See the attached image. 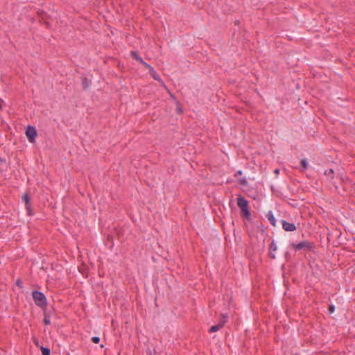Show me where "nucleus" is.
<instances>
[{"instance_id": "5", "label": "nucleus", "mask_w": 355, "mask_h": 355, "mask_svg": "<svg viewBox=\"0 0 355 355\" xmlns=\"http://www.w3.org/2000/svg\"><path fill=\"white\" fill-rule=\"evenodd\" d=\"M26 135L31 142H33L35 137L37 136V132L33 127H28L26 131Z\"/></svg>"}, {"instance_id": "25", "label": "nucleus", "mask_w": 355, "mask_h": 355, "mask_svg": "<svg viewBox=\"0 0 355 355\" xmlns=\"http://www.w3.org/2000/svg\"><path fill=\"white\" fill-rule=\"evenodd\" d=\"M280 222L284 223L286 221L284 220H281Z\"/></svg>"}, {"instance_id": "9", "label": "nucleus", "mask_w": 355, "mask_h": 355, "mask_svg": "<svg viewBox=\"0 0 355 355\" xmlns=\"http://www.w3.org/2000/svg\"><path fill=\"white\" fill-rule=\"evenodd\" d=\"M266 218L270 222H275V220H276V218H275L273 213L271 211L268 212V214H266Z\"/></svg>"}, {"instance_id": "16", "label": "nucleus", "mask_w": 355, "mask_h": 355, "mask_svg": "<svg viewBox=\"0 0 355 355\" xmlns=\"http://www.w3.org/2000/svg\"><path fill=\"white\" fill-rule=\"evenodd\" d=\"M239 182L241 184L244 185V186L247 184V180L245 178H242V179L239 180Z\"/></svg>"}, {"instance_id": "21", "label": "nucleus", "mask_w": 355, "mask_h": 355, "mask_svg": "<svg viewBox=\"0 0 355 355\" xmlns=\"http://www.w3.org/2000/svg\"><path fill=\"white\" fill-rule=\"evenodd\" d=\"M329 310L330 313H333L334 311V306H330L329 308Z\"/></svg>"}, {"instance_id": "17", "label": "nucleus", "mask_w": 355, "mask_h": 355, "mask_svg": "<svg viewBox=\"0 0 355 355\" xmlns=\"http://www.w3.org/2000/svg\"><path fill=\"white\" fill-rule=\"evenodd\" d=\"M44 322L45 324H49L51 322L50 319L47 317H45L44 319Z\"/></svg>"}, {"instance_id": "2", "label": "nucleus", "mask_w": 355, "mask_h": 355, "mask_svg": "<svg viewBox=\"0 0 355 355\" xmlns=\"http://www.w3.org/2000/svg\"><path fill=\"white\" fill-rule=\"evenodd\" d=\"M291 247L293 248L295 250H303L305 251H309L313 248V244L307 241H304L297 244L292 243H291Z\"/></svg>"}, {"instance_id": "6", "label": "nucleus", "mask_w": 355, "mask_h": 355, "mask_svg": "<svg viewBox=\"0 0 355 355\" xmlns=\"http://www.w3.org/2000/svg\"><path fill=\"white\" fill-rule=\"evenodd\" d=\"M149 72L150 73V75L153 76V78L160 82L161 83V85L164 87V88H166V85L164 83V82L162 80V79L159 78V76L156 73L155 71L154 70V69L153 67H150V70H149Z\"/></svg>"}, {"instance_id": "11", "label": "nucleus", "mask_w": 355, "mask_h": 355, "mask_svg": "<svg viewBox=\"0 0 355 355\" xmlns=\"http://www.w3.org/2000/svg\"><path fill=\"white\" fill-rule=\"evenodd\" d=\"M334 171L332 169H329L327 171H325L324 175H327L329 178H334Z\"/></svg>"}, {"instance_id": "10", "label": "nucleus", "mask_w": 355, "mask_h": 355, "mask_svg": "<svg viewBox=\"0 0 355 355\" xmlns=\"http://www.w3.org/2000/svg\"><path fill=\"white\" fill-rule=\"evenodd\" d=\"M130 55L132 58H134L135 59H136L137 61H139L140 63L141 62H143V59L139 57L137 53L135 51H131L130 52Z\"/></svg>"}, {"instance_id": "23", "label": "nucleus", "mask_w": 355, "mask_h": 355, "mask_svg": "<svg viewBox=\"0 0 355 355\" xmlns=\"http://www.w3.org/2000/svg\"><path fill=\"white\" fill-rule=\"evenodd\" d=\"M241 175H242V171H239L235 174V176Z\"/></svg>"}, {"instance_id": "24", "label": "nucleus", "mask_w": 355, "mask_h": 355, "mask_svg": "<svg viewBox=\"0 0 355 355\" xmlns=\"http://www.w3.org/2000/svg\"><path fill=\"white\" fill-rule=\"evenodd\" d=\"M279 169H275V174H279Z\"/></svg>"}, {"instance_id": "3", "label": "nucleus", "mask_w": 355, "mask_h": 355, "mask_svg": "<svg viewBox=\"0 0 355 355\" xmlns=\"http://www.w3.org/2000/svg\"><path fill=\"white\" fill-rule=\"evenodd\" d=\"M33 298L35 301V303L39 306H44L46 304V300L44 295L38 291L33 292Z\"/></svg>"}, {"instance_id": "20", "label": "nucleus", "mask_w": 355, "mask_h": 355, "mask_svg": "<svg viewBox=\"0 0 355 355\" xmlns=\"http://www.w3.org/2000/svg\"><path fill=\"white\" fill-rule=\"evenodd\" d=\"M165 89H166L167 90V92L169 93V94H170L171 97L173 99L176 100V99H175V96H174L173 94H171V93L170 92V91L168 90V89L167 87H166V88H165Z\"/></svg>"}, {"instance_id": "22", "label": "nucleus", "mask_w": 355, "mask_h": 355, "mask_svg": "<svg viewBox=\"0 0 355 355\" xmlns=\"http://www.w3.org/2000/svg\"><path fill=\"white\" fill-rule=\"evenodd\" d=\"M270 249L275 251L277 250V247L275 245H274L273 244H272L270 245Z\"/></svg>"}, {"instance_id": "26", "label": "nucleus", "mask_w": 355, "mask_h": 355, "mask_svg": "<svg viewBox=\"0 0 355 355\" xmlns=\"http://www.w3.org/2000/svg\"><path fill=\"white\" fill-rule=\"evenodd\" d=\"M0 161L1 162H4V160H3L2 159L0 158Z\"/></svg>"}, {"instance_id": "18", "label": "nucleus", "mask_w": 355, "mask_h": 355, "mask_svg": "<svg viewBox=\"0 0 355 355\" xmlns=\"http://www.w3.org/2000/svg\"><path fill=\"white\" fill-rule=\"evenodd\" d=\"M176 103H177V111L178 113H182V110L181 109V107H179V102L178 101H176Z\"/></svg>"}, {"instance_id": "8", "label": "nucleus", "mask_w": 355, "mask_h": 355, "mask_svg": "<svg viewBox=\"0 0 355 355\" xmlns=\"http://www.w3.org/2000/svg\"><path fill=\"white\" fill-rule=\"evenodd\" d=\"M282 225L285 231L292 232L297 229L294 223H282Z\"/></svg>"}, {"instance_id": "15", "label": "nucleus", "mask_w": 355, "mask_h": 355, "mask_svg": "<svg viewBox=\"0 0 355 355\" xmlns=\"http://www.w3.org/2000/svg\"><path fill=\"white\" fill-rule=\"evenodd\" d=\"M92 340L94 343H98L100 341V338L97 336H94L92 338Z\"/></svg>"}, {"instance_id": "1", "label": "nucleus", "mask_w": 355, "mask_h": 355, "mask_svg": "<svg viewBox=\"0 0 355 355\" xmlns=\"http://www.w3.org/2000/svg\"><path fill=\"white\" fill-rule=\"evenodd\" d=\"M238 206L241 209V213L244 220H250V213L248 209V201L241 196L238 198L237 201Z\"/></svg>"}, {"instance_id": "4", "label": "nucleus", "mask_w": 355, "mask_h": 355, "mask_svg": "<svg viewBox=\"0 0 355 355\" xmlns=\"http://www.w3.org/2000/svg\"><path fill=\"white\" fill-rule=\"evenodd\" d=\"M222 316L223 319L220 321V322L218 324L214 325L210 327L209 330V333L216 332L224 326L226 322V316H225L224 315H223Z\"/></svg>"}, {"instance_id": "12", "label": "nucleus", "mask_w": 355, "mask_h": 355, "mask_svg": "<svg viewBox=\"0 0 355 355\" xmlns=\"http://www.w3.org/2000/svg\"><path fill=\"white\" fill-rule=\"evenodd\" d=\"M301 165L303 168V170H305L308 168V166H309V164H308V162L306 159H303L301 160Z\"/></svg>"}, {"instance_id": "13", "label": "nucleus", "mask_w": 355, "mask_h": 355, "mask_svg": "<svg viewBox=\"0 0 355 355\" xmlns=\"http://www.w3.org/2000/svg\"><path fill=\"white\" fill-rule=\"evenodd\" d=\"M41 351H42V355H50V350L48 348L42 347Z\"/></svg>"}, {"instance_id": "7", "label": "nucleus", "mask_w": 355, "mask_h": 355, "mask_svg": "<svg viewBox=\"0 0 355 355\" xmlns=\"http://www.w3.org/2000/svg\"><path fill=\"white\" fill-rule=\"evenodd\" d=\"M22 200L23 201L25 202V205H26V207L28 210V212L29 214H31V208H30V198H29V196L27 193L24 194L22 197Z\"/></svg>"}, {"instance_id": "19", "label": "nucleus", "mask_w": 355, "mask_h": 355, "mask_svg": "<svg viewBox=\"0 0 355 355\" xmlns=\"http://www.w3.org/2000/svg\"><path fill=\"white\" fill-rule=\"evenodd\" d=\"M141 63L144 67H146L148 68L149 69H150V67H150V65H149L148 64H147L146 62H145L144 60H143V62H141Z\"/></svg>"}, {"instance_id": "14", "label": "nucleus", "mask_w": 355, "mask_h": 355, "mask_svg": "<svg viewBox=\"0 0 355 355\" xmlns=\"http://www.w3.org/2000/svg\"><path fill=\"white\" fill-rule=\"evenodd\" d=\"M90 84V82L87 80V78L83 79V86L84 89H86Z\"/></svg>"}]
</instances>
